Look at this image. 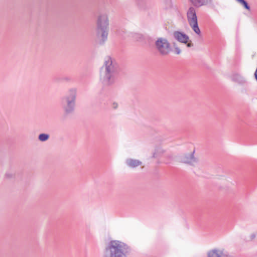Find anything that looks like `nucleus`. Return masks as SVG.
<instances>
[{
	"mask_svg": "<svg viewBox=\"0 0 257 257\" xmlns=\"http://www.w3.org/2000/svg\"><path fill=\"white\" fill-rule=\"evenodd\" d=\"M119 71L117 64L110 57H107L100 69V80L104 85H110L115 82Z\"/></svg>",
	"mask_w": 257,
	"mask_h": 257,
	"instance_id": "f257e3e1",
	"label": "nucleus"
},
{
	"mask_svg": "<svg viewBox=\"0 0 257 257\" xmlns=\"http://www.w3.org/2000/svg\"><path fill=\"white\" fill-rule=\"evenodd\" d=\"M129 247L119 240L110 241L104 250L103 257H127Z\"/></svg>",
	"mask_w": 257,
	"mask_h": 257,
	"instance_id": "f03ea898",
	"label": "nucleus"
},
{
	"mask_svg": "<svg viewBox=\"0 0 257 257\" xmlns=\"http://www.w3.org/2000/svg\"><path fill=\"white\" fill-rule=\"evenodd\" d=\"M76 90L71 89L68 93L61 99V106L66 114L72 113L75 106Z\"/></svg>",
	"mask_w": 257,
	"mask_h": 257,
	"instance_id": "7ed1b4c3",
	"label": "nucleus"
},
{
	"mask_svg": "<svg viewBox=\"0 0 257 257\" xmlns=\"http://www.w3.org/2000/svg\"><path fill=\"white\" fill-rule=\"evenodd\" d=\"M108 19L105 14L100 15L97 21L96 35L101 38L100 44H103L107 40L108 36Z\"/></svg>",
	"mask_w": 257,
	"mask_h": 257,
	"instance_id": "20e7f679",
	"label": "nucleus"
},
{
	"mask_svg": "<svg viewBox=\"0 0 257 257\" xmlns=\"http://www.w3.org/2000/svg\"><path fill=\"white\" fill-rule=\"evenodd\" d=\"M155 45L156 50L162 56L168 55L171 51V44L166 38H158Z\"/></svg>",
	"mask_w": 257,
	"mask_h": 257,
	"instance_id": "39448f33",
	"label": "nucleus"
},
{
	"mask_svg": "<svg viewBox=\"0 0 257 257\" xmlns=\"http://www.w3.org/2000/svg\"><path fill=\"white\" fill-rule=\"evenodd\" d=\"M195 151L190 154H186L179 157L180 162L188 164L191 165H195L198 162V160L194 156Z\"/></svg>",
	"mask_w": 257,
	"mask_h": 257,
	"instance_id": "423d86ee",
	"label": "nucleus"
},
{
	"mask_svg": "<svg viewBox=\"0 0 257 257\" xmlns=\"http://www.w3.org/2000/svg\"><path fill=\"white\" fill-rule=\"evenodd\" d=\"M173 36L178 41L184 44L188 43L189 39L188 35L179 31H175L173 33Z\"/></svg>",
	"mask_w": 257,
	"mask_h": 257,
	"instance_id": "0eeeda50",
	"label": "nucleus"
},
{
	"mask_svg": "<svg viewBox=\"0 0 257 257\" xmlns=\"http://www.w3.org/2000/svg\"><path fill=\"white\" fill-rule=\"evenodd\" d=\"M187 17L188 23L197 21L196 10L193 7L189 8L187 13Z\"/></svg>",
	"mask_w": 257,
	"mask_h": 257,
	"instance_id": "6e6552de",
	"label": "nucleus"
},
{
	"mask_svg": "<svg viewBox=\"0 0 257 257\" xmlns=\"http://www.w3.org/2000/svg\"><path fill=\"white\" fill-rule=\"evenodd\" d=\"M125 163L130 168H134L142 165V163L139 160L134 159H127L125 161Z\"/></svg>",
	"mask_w": 257,
	"mask_h": 257,
	"instance_id": "1a4fd4ad",
	"label": "nucleus"
},
{
	"mask_svg": "<svg viewBox=\"0 0 257 257\" xmlns=\"http://www.w3.org/2000/svg\"><path fill=\"white\" fill-rule=\"evenodd\" d=\"M190 3L196 8H199L203 6L207 5L208 3V0H189Z\"/></svg>",
	"mask_w": 257,
	"mask_h": 257,
	"instance_id": "9d476101",
	"label": "nucleus"
},
{
	"mask_svg": "<svg viewBox=\"0 0 257 257\" xmlns=\"http://www.w3.org/2000/svg\"><path fill=\"white\" fill-rule=\"evenodd\" d=\"M222 253V251L215 249L208 252V257H220Z\"/></svg>",
	"mask_w": 257,
	"mask_h": 257,
	"instance_id": "9b49d317",
	"label": "nucleus"
},
{
	"mask_svg": "<svg viewBox=\"0 0 257 257\" xmlns=\"http://www.w3.org/2000/svg\"><path fill=\"white\" fill-rule=\"evenodd\" d=\"M190 26L192 28V30L194 31V32L197 34L200 35L201 33L200 30L198 27V22L195 21L193 22L189 23Z\"/></svg>",
	"mask_w": 257,
	"mask_h": 257,
	"instance_id": "f8f14e48",
	"label": "nucleus"
},
{
	"mask_svg": "<svg viewBox=\"0 0 257 257\" xmlns=\"http://www.w3.org/2000/svg\"><path fill=\"white\" fill-rule=\"evenodd\" d=\"M49 135L47 134H41L39 135L38 139L41 142H45L49 138Z\"/></svg>",
	"mask_w": 257,
	"mask_h": 257,
	"instance_id": "ddd939ff",
	"label": "nucleus"
},
{
	"mask_svg": "<svg viewBox=\"0 0 257 257\" xmlns=\"http://www.w3.org/2000/svg\"><path fill=\"white\" fill-rule=\"evenodd\" d=\"M239 3H240L244 9L248 11H250V6L248 5V3L245 0H236Z\"/></svg>",
	"mask_w": 257,
	"mask_h": 257,
	"instance_id": "4468645a",
	"label": "nucleus"
},
{
	"mask_svg": "<svg viewBox=\"0 0 257 257\" xmlns=\"http://www.w3.org/2000/svg\"><path fill=\"white\" fill-rule=\"evenodd\" d=\"M134 37L137 40H141L143 39V35L140 34H135Z\"/></svg>",
	"mask_w": 257,
	"mask_h": 257,
	"instance_id": "2eb2a0df",
	"label": "nucleus"
},
{
	"mask_svg": "<svg viewBox=\"0 0 257 257\" xmlns=\"http://www.w3.org/2000/svg\"><path fill=\"white\" fill-rule=\"evenodd\" d=\"M174 50H175V53L176 54L179 55V54H180V53H181V50H180V49L178 47H175Z\"/></svg>",
	"mask_w": 257,
	"mask_h": 257,
	"instance_id": "dca6fc26",
	"label": "nucleus"
},
{
	"mask_svg": "<svg viewBox=\"0 0 257 257\" xmlns=\"http://www.w3.org/2000/svg\"><path fill=\"white\" fill-rule=\"evenodd\" d=\"M186 44H187V46L188 47H191L193 46V44L191 42H190L188 43H187Z\"/></svg>",
	"mask_w": 257,
	"mask_h": 257,
	"instance_id": "f3484780",
	"label": "nucleus"
},
{
	"mask_svg": "<svg viewBox=\"0 0 257 257\" xmlns=\"http://www.w3.org/2000/svg\"><path fill=\"white\" fill-rule=\"evenodd\" d=\"M254 77H255L256 80L257 81V68H256V70L255 71V73H254Z\"/></svg>",
	"mask_w": 257,
	"mask_h": 257,
	"instance_id": "a211bd4d",
	"label": "nucleus"
},
{
	"mask_svg": "<svg viewBox=\"0 0 257 257\" xmlns=\"http://www.w3.org/2000/svg\"><path fill=\"white\" fill-rule=\"evenodd\" d=\"M250 237L251 239H253L255 237V235L254 234H252L251 235Z\"/></svg>",
	"mask_w": 257,
	"mask_h": 257,
	"instance_id": "6ab92c4d",
	"label": "nucleus"
},
{
	"mask_svg": "<svg viewBox=\"0 0 257 257\" xmlns=\"http://www.w3.org/2000/svg\"><path fill=\"white\" fill-rule=\"evenodd\" d=\"M6 176H7V177H8V178H10V177H12V175H9V174H8V173H7V174H6Z\"/></svg>",
	"mask_w": 257,
	"mask_h": 257,
	"instance_id": "aec40b11",
	"label": "nucleus"
},
{
	"mask_svg": "<svg viewBox=\"0 0 257 257\" xmlns=\"http://www.w3.org/2000/svg\"><path fill=\"white\" fill-rule=\"evenodd\" d=\"M113 107H114V108H116L117 107V104H116L114 103V104H113Z\"/></svg>",
	"mask_w": 257,
	"mask_h": 257,
	"instance_id": "412c9836",
	"label": "nucleus"
},
{
	"mask_svg": "<svg viewBox=\"0 0 257 257\" xmlns=\"http://www.w3.org/2000/svg\"><path fill=\"white\" fill-rule=\"evenodd\" d=\"M156 153H154V154H153V157H156Z\"/></svg>",
	"mask_w": 257,
	"mask_h": 257,
	"instance_id": "4be33fe9",
	"label": "nucleus"
}]
</instances>
